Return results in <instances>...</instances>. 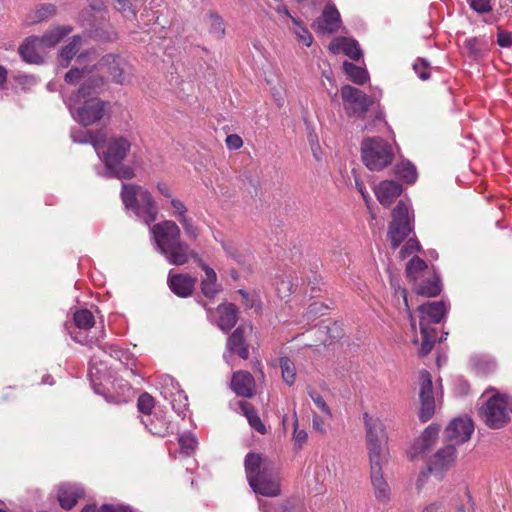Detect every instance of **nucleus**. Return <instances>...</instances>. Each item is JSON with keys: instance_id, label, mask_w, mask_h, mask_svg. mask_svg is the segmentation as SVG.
Listing matches in <instances>:
<instances>
[{"instance_id": "obj_9", "label": "nucleus", "mask_w": 512, "mask_h": 512, "mask_svg": "<svg viewBox=\"0 0 512 512\" xmlns=\"http://www.w3.org/2000/svg\"><path fill=\"white\" fill-rule=\"evenodd\" d=\"M95 151L102 155L105 168H113L122 163L131 148V142L124 136H112L108 139L105 150L101 151L98 141L92 142Z\"/></svg>"}, {"instance_id": "obj_19", "label": "nucleus", "mask_w": 512, "mask_h": 512, "mask_svg": "<svg viewBox=\"0 0 512 512\" xmlns=\"http://www.w3.org/2000/svg\"><path fill=\"white\" fill-rule=\"evenodd\" d=\"M474 425L470 418L459 417L450 422L445 430L446 438L455 444H461L470 439Z\"/></svg>"}, {"instance_id": "obj_42", "label": "nucleus", "mask_w": 512, "mask_h": 512, "mask_svg": "<svg viewBox=\"0 0 512 512\" xmlns=\"http://www.w3.org/2000/svg\"><path fill=\"white\" fill-rule=\"evenodd\" d=\"M307 393L314 404L327 416H331V410L323 397L311 386L307 387Z\"/></svg>"}, {"instance_id": "obj_27", "label": "nucleus", "mask_w": 512, "mask_h": 512, "mask_svg": "<svg viewBox=\"0 0 512 512\" xmlns=\"http://www.w3.org/2000/svg\"><path fill=\"white\" fill-rule=\"evenodd\" d=\"M340 26V14L333 6H327L317 21V29L320 32L333 33Z\"/></svg>"}, {"instance_id": "obj_41", "label": "nucleus", "mask_w": 512, "mask_h": 512, "mask_svg": "<svg viewBox=\"0 0 512 512\" xmlns=\"http://www.w3.org/2000/svg\"><path fill=\"white\" fill-rule=\"evenodd\" d=\"M106 175L109 177H116L119 179H131L134 177V170L129 166H124L121 163L116 164L113 168H106Z\"/></svg>"}, {"instance_id": "obj_35", "label": "nucleus", "mask_w": 512, "mask_h": 512, "mask_svg": "<svg viewBox=\"0 0 512 512\" xmlns=\"http://www.w3.org/2000/svg\"><path fill=\"white\" fill-rule=\"evenodd\" d=\"M82 45V38L78 35L73 36L71 41L65 45L59 53V64L62 67H67L70 61L74 58Z\"/></svg>"}, {"instance_id": "obj_60", "label": "nucleus", "mask_w": 512, "mask_h": 512, "mask_svg": "<svg viewBox=\"0 0 512 512\" xmlns=\"http://www.w3.org/2000/svg\"><path fill=\"white\" fill-rule=\"evenodd\" d=\"M312 422H313V428L316 431L320 432L321 434H324L326 432L324 422L319 416L314 415Z\"/></svg>"}, {"instance_id": "obj_47", "label": "nucleus", "mask_w": 512, "mask_h": 512, "mask_svg": "<svg viewBox=\"0 0 512 512\" xmlns=\"http://www.w3.org/2000/svg\"><path fill=\"white\" fill-rule=\"evenodd\" d=\"M154 407V399L148 393H143L138 398V409L145 414H150Z\"/></svg>"}, {"instance_id": "obj_48", "label": "nucleus", "mask_w": 512, "mask_h": 512, "mask_svg": "<svg viewBox=\"0 0 512 512\" xmlns=\"http://www.w3.org/2000/svg\"><path fill=\"white\" fill-rule=\"evenodd\" d=\"M413 69L416 74H418L421 80H427L429 78V68L428 63L423 59H418L413 64Z\"/></svg>"}, {"instance_id": "obj_24", "label": "nucleus", "mask_w": 512, "mask_h": 512, "mask_svg": "<svg viewBox=\"0 0 512 512\" xmlns=\"http://www.w3.org/2000/svg\"><path fill=\"white\" fill-rule=\"evenodd\" d=\"M231 387L237 395L250 398L255 389L254 378L249 372L238 371L232 377Z\"/></svg>"}, {"instance_id": "obj_16", "label": "nucleus", "mask_w": 512, "mask_h": 512, "mask_svg": "<svg viewBox=\"0 0 512 512\" xmlns=\"http://www.w3.org/2000/svg\"><path fill=\"white\" fill-rule=\"evenodd\" d=\"M420 401L419 418L422 422H427L435 412V402L433 397L432 379L427 371L420 373Z\"/></svg>"}, {"instance_id": "obj_63", "label": "nucleus", "mask_w": 512, "mask_h": 512, "mask_svg": "<svg viewBox=\"0 0 512 512\" xmlns=\"http://www.w3.org/2000/svg\"><path fill=\"white\" fill-rule=\"evenodd\" d=\"M441 504L439 502H433L425 506L422 512H438Z\"/></svg>"}, {"instance_id": "obj_8", "label": "nucleus", "mask_w": 512, "mask_h": 512, "mask_svg": "<svg viewBox=\"0 0 512 512\" xmlns=\"http://www.w3.org/2000/svg\"><path fill=\"white\" fill-rule=\"evenodd\" d=\"M457 456L454 445L449 444L439 449L429 460L427 472H422L417 479V488L421 489L430 476L442 480L446 472L452 467Z\"/></svg>"}, {"instance_id": "obj_31", "label": "nucleus", "mask_w": 512, "mask_h": 512, "mask_svg": "<svg viewBox=\"0 0 512 512\" xmlns=\"http://www.w3.org/2000/svg\"><path fill=\"white\" fill-rule=\"evenodd\" d=\"M72 27L68 25L55 26L46 31L45 34L39 36V39L50 50L55 47L65 36L71 33Z\"/></svg>"}, {"instance_id": "obj_29", "label": "nucleus", "mask_w": 512, "mask_h": 512, "mask_svg": "<svg viewBox=\"0 0 512 512\" xmlns=\"http://www.w3.org/2000/svg\"><path fill=\"white\" fill-rule=\"evenodd\" d=\"M227 349L232 353H237L241 358L247 359L249 350L244 341V327H238L227 340Z\"/></svg>"}, {"instance_id": "obj_49", "label": "nucleus", "mask_w": 512, "mask_h": 512, "mask_svg": "<svg viewBox=\"0 0 512 512\" xmlns=\"http://www.w3.org/2000/svg\"><path fill=\"white\" fill-rule=\"evenodd\" d=\"M116 9L120 11L126 18H135L136 11L132 8V5L127 0H116Z\"/></svg>"}, {"instance_id": "obj_43", "label": "nucleus", "mask_w": 512, "mask_h": 512, "mask_svg": "<svg viewBox=\"0 0 512 512\" xmlns=\"http://www.w3.org/2000/svg\"><path fill=\"white\" fill-rule=\"evenodd\" d=\"M209 25H210V31L213 33L217 38H221L225 34V26L224 22L221 17L217 15H210L209 16Z\"/></svg>"}, {"instance_id": "obj_37", "label": "nucleus", "mask_w": 512, "mask_h": 512, "mask_svg": "<svg viewBox=\"0 0 512 512\" xmlns=\"http://www.w3.org/2000/svg\"><path fill=\"white\" fill-rule=\"evenodd\" d=\"M279 365L284 382L289 386L293 385L296 380V366L294 362L288 357H281Z\"/></svg>"}, {"instance_id": "obj_10", "label": "nucleus", "mask_w": 512, "mask_h": 512, "mask_svg": "<svg viewBox=\"0 0 512 512\" xmlns=\"http://www.w3.org/2000/svg\"><path fill=\"white\" fill-rule=\"evenodd\" d=\"M411 231L409 207L401 200L392 211V222L388 231L392 247L397 248Z\"/></svg>"}, {"instance_id": "obj_64", "label": "nucleus", "mask_w": 512, "mask_h": 512, "mask_svg": "<svg viewBox=\"0 0 512 512\" xmlns=\"http://www.w3.org/2000/svg\"><path fill=\"white\" fill-rule=\"evenodd\" d=\"M355 182H356L357 189L361 193V195L364 198V200L366 201V203H368V194H367L366 190L364 189L363 183L358 181L357 179Z\"/></svg>"}, {"instance_id": "obj_13", "label": "nucleus", "mask_w": 512, "mask_h": 512, "mask_svg": "<svg viewBox=\"0 0 512 512\" xmlns=\"http://www.w3.org/2000/svg\"><path fill=\"white\" fill-rule=\"evenodd\" d=\"M389 459L369 460L370 481L373 494L376 500L381 504H387L391 499V489L384 478L383 468L387 465Z\"/></svg>"}, {"instance_id": "obj_34", "label": "nucleus", "mask_w": 512, "mask_h": 512, "mask_svg": "<svg viewBox=\"0 0 512 512\" xmlns=\"http://www.w3.org/2000/svg\"><path fill=\"white\" fill-rule=\"evenodd\" d=\"M238 406L240 412L247 418L249 425L254 430L260 434H265L267 432L265 425L251 404L245 401H239Z\"/></svg>"}, {"instance_id": "obj_39", "label": "nucleus", "mask_w": 512, "mask_h": 512, "mask_svg": "<svg viewBox=\"0 0 512 512\" xmlns=\"http://www.w3.org/2000/svg\"><path fill=\"white\" fill-rule=\"evenodd\" d=\"M441 292V285L439 279L434 277L417 288V294L426 297H435Z\"/></svg>"}, {"instance_id": "obj_52", "label": "nucleus", "mask_w": 512, "mask_h": 512, "mask_svg": "<svg viewBox=\"0 0 512 512\" xmlns=\"http://www.w3.org/2000/svg\"><path fill=\"white\" fill-rule=\"evenodd\" d=\"M293 425H294L293 438L297 444L302 445L303 443L306 442L308 435L305 430L298 429V418H297L296 413H294Z\"/></svg>"}, {"instance_id": "obj_25", "label": "nucleus", "mask_w": 512, "mask_h": 512, "mask_svg": "<svg viewBox=\"0 0 512 512\" xmlns=\"http://www.w3.org/2000/svg\"><path fill=\"white\" fill-rule=\"evenodd\" d=\"M195 261H198L199 266L205 272V276L201 280L202 293L208 298H213L222 289L221 284L217 281V274L214 269L203 263L200 257Z\"/></svg>"}, {"instance_id": "obj_50", "label": "nucleus", "mask_w": 512, "mask_h": 512, "mask_svg": "<svg viewBox=\"0 0 512 512\" xmlns=\"http://www.w3.org/2000/svg\"><path fill=\"white\" fill-rule=\"evenodd\" d=\"M420 248V245L417 240L415 239H409L406 244L401 248L400 250V257L402 259H405L415 251H418Z\"/></svg>"}, {"instance_id": "obj_3", "label": "nucleus", "mask_w": 512, "mask_h": 512, "mask_svg": "<svg viewBox=\"0 0 512 512\" xmlns=\"http://www.w3.org/2000/svg\"><path fill=\"white\" fill-rule=\"evenodd\" d=\"M150 231L157 250L170 264L181 266L188 263L190 259L199 258V254L181 240V230L176 222L161 221L153 225Z\"/></svg>"}, {"instance_id": "obj_54", "label": "nucleus", "mask_w": 512, "mask_h": 512, "mask_svg": "<svg viewBox=\"0 0 512 512\" xmlns=\"http://www.w3.org/2000/svg\"><path fill=\"white\" fill-rule=\"evenodd\" d=\"M258 507L261 512H279L282 505L259 498Z\"/></svg>"}, {"instance_id": "obj_28", "label": "nucleus", "mask_w": 512, "mask_h": 512, "mask_svg": "<svg viewBox=\"0 0 512 512\" xmlns=\"http://www.w3.org/2000/svg\"><path fill=\"white\" fill-rule=\"evenodd\" d=\"M237 308L233 304H222L217 308L218 320L217 325L222 331L232 329L238 319Z\"/></svg>"}, {"instance_id": "obj_59", "label": "nucleus", "mask_w": 512, "mask_h": 512, "mask_svg": "<svg viewBox=\"0 0 512 512\" xmlns=\"http://www.w3.org/2000/svg\"><path fill=\"white\" fill-rule=\"evenodd\" d=\"M157 190L159 191V193L164 196L165 198L171 200V198H174L172 196V191L170 189V187L164 183V182H160L157 184Z\"/></svg>"}, {"instance_id": "obj_4", "label": "nucleus", "mask_w": 512, "mask_h": 512, "mask_svg": "<svg viewBox=\"0 0 512 512\" xmlns=\"http://www.w3.org/2000/svg\"><path fill=\"white\" fill-rule=\"evenodd\" d=\"M121 198L125 207L131 209L145 224L150 225L156 220L158 207L148 190L138 185L123 184Z\"/></svg>"}, {"instance_id": "obj_45", "label": "nucleus", "mask_w": 512, "mask_h": 512, "mask_svg": "<svg viewBox=\"0 0 512 512\" xmlns=\"http://www.w3.org/2000/svg\"><path fill=\"white\" fill-rule=\"evenodd\" d=\"M170 207L172 209L171 215L179 220L187 216V207L178 198H171Z\"/></svg>"}, {"instance_id": "obj_46", "label": "nucleus", "mask_w": 512, "mask_h": 512, "mask_svg": "<svg viewBox=\"0 0 512 512\" xmlns=\"http://www.w3.org/2000/svg\"><path fill=\"white\" fill-rule=\"evenodd\" d=\"M179 444L180 447L185 453L189 454L190 452L194 451L197 445V440L194 437V435L190 433L183 434L179 438Z\"/></svg>"}, {"instance_id": "obj_7", "label": "nucleus", "mask_w": 512, "mask_h": 512, "mask_svg": "<svg viewBox=\"0 0 512 512\" xmlns=\"http://www.w3.org/2000/svg\"><path fill=\"white\" fill-rule=\"evenodd\" d=\"M83 63L80 65L82 66ZM88 69H93L92 74H95V71H101L106 73L107 76L116 84L119 85H129L132 83L134 77V68L132 64L125 58L120 55L115 54H107L102 57L98 66L93 65L91 67L86 66ZM98 77H100L98 75Z\"/></svg>"}, {"instance_id": "obj_12", "label": "nucleus", "mask_w": 512, "mask_h": 512, "mask_svg": "<svg viewBox=\"0 0 512 512\" xmlns=\"http://www.w3.org/2000/svg\"><path fill=\"white\" fill-rule=\"evenodd\" d=\"M480 414L490 428H501L509 419L507 402L504 397L494 395L482 405Z\"/></svg>"}, {"instance_id": "obj_22", "label": "nucleus", "mask_w": 512, "mask_h": 512, "mask_svg": "<svg viewBox=\"0 0 512 512\" xmlns=\"http://www.w3.org/2000/svg\"><path fill=\"white\" fill-rule=\"evenodd\" d=\"M374 192L378 201L383 206L388 207L398 196H400L402 193V186L396 181L384 180L375 186Z\"/></svg>"}, {"instance_id": "obj_5", "label": "nucleus", "mask_w": 512, "mask_h": 512, "mask_svg": "<svg viewBox=\"0 0 512 512\" xmlns=\"http://www.w3.org/2000/svg\"><path fill=\"white\" fill-rule=\"evenodd\" d=\"M369 460L389 459L385 421L369 413L363 414Z\"/></svg>"}, {"instance_id": "obj_23", "label": "nucleus", "mask_w": 512, "mask_h": 512, "mask_svg": "<svg viewBox=\"0 0 512 512\" xmlns=\"http://www.w3.org/2000/svg\"><path fill=\"white\" fill-rule=\"evenodd\" d=\"M84 496L82 487L74 484L64 483L58 489V501L62 508L70 510L76 504L78 499Z\"/></svg>"}, {"instance_id": "obj_56", "label": "nucleus", "mask_w": 512, "mask_h": 512, "mask_svg": "<svg viewBox=\"0 0 512 512\" xmlns=\"http://www.w3.org/2000/svg\"><path fill=\"white\" fill-rule=\"evenodd\" d=\"M225 143L229 150H237L243 146L242 138L237 134L228 135Z\"/></svg>"}, {"instance_id": "obj_18", "label": "nucleus", "mask_w": 512, "mask_h": 512, "mask_svg": "<svg viewBox=\"0 0 512 512\" xmlns=\"http://www.w3.org/2000/svg\"><path fill=\"white\" fill-rule=\"evenodd\" d=\"M161 393L165 399H170L172 408L179 415L185 414L188 406V398L184 391L179 389L178 384L175 383L174 379L170 377L163 379Z\"/></svg>"}, {"instance_id": "obj_61", "label": "nucleus", "mask_w": 512, "mask_h": 512, "mask_svg": "<svg viewBox=\"0 0 512 512\" xmlns=\"http://www.w3.org/2000/svg\"><path fill=\"white\" fill-rule=\"evenodd\" d=\"M456 512H473V504L471 503L469 496H467L466 503H463L457 507Z\"/></svg>"}, {"instance_id": "obj_21", "label": "nucleus", "mask_w": 512, "mask_h": 512, "mask_svg": "<svg viewBox=\"0 0 512 512\" xmlns=\"http://www.w3.org/2000/svg\"><path fill=\"white\" fill-rule=\"evenodd\" d=\"M196 278L186 273L169 272L167 283L171 291L179 297H188L192 294Z\"/></svg>"}, {"instance_id": "obj_32", "label": "nucleus", "mask_w": 512, "mask_h": 512, "mask_svg": "<svg viewBox=\"0 0 512 512\" xmlns=\"http://www.w3.org/2000/svg\"><path fill=\"white\" fill-rule=\"evenodd\" d=\"M56 6L50 3L40 4L33 9L26 18L29 25L47 21L56 15Z\"/></svg>"}, {"instance_id": "obj_33", "label": "nucleus", "mask_w": 512, "mask_h": 512, "mask_svg": "<svg viewBox=\"0 0 512 512\" xmlns=\"http://www.w3.org/2000/svg\"><path fill=\"white\" fill-rule=\"evenodd\" d=\"M245 472L248 482L262 473L263 466L271 467L260 454L249 453L245 457Z\"/></svg>"}, {"instance_id": "obj_57", "label": "nucleus", "mask_w": 512, "mask_h": 512, "mask_svg": "<svg viewBox=\"0 0 512 512\" xmlns=\"http://www.w3.org/2000/svg\"><path fill=\"white\" fill-rule=\"evenodd\" d=\"M497 42L501 47H510L512 45V34L506 31H499Z\"/></svg>"}, {"instance_id": "obj_1", "label": "nucleus", "mask_w": 512, "mask_h": 512, "mask_svg": "<svg viewBox=\"0 0 512 512\" xmlns=\"http://www.w3.org/2000/svg\"><path fill=\"white\" fill-rule=\"evenodd\" d=\"M85 57L83 53L77 57V66L65 74V82L81 84L77 93L67 100V104L73 118L82 125L89 126L103 118L107 103L95 96L96 90L104 83L103 78L93 75V69L80 67Z\"/></svg>"}, {"instance_id": "obj_26", "label": "nucleus", "mask_w": 512, "mask_h": 512, "mask_svg": "<svg viewBox=\"0 0 512 512\" xmlns=\"http://www.w3.org/2000/svg\"><path fill=\"white\" fill-rule=\"evenodd\" d=\"M333 53L342 52L353 60H358L362 56L358 42L350 38L335 39L329 46Z\"/></svg>"}, {"instance_id": "obj_17", "label": "nucleus", "mask_w": 512, "mask_h": 512, "mask_svg": "<svg viewBox=\"0 0 512 512\" xmlns=\"http://www.w3.org/2000/svg\"><path fill=\"white\" fill-rule=\"evenodd\" d=\"M48 49L39 39V36L27 37L19 46L21 58L30 64H41L44 62Z\"/></svg>"}, {"instance_id": "obj_62", "label": "nucleus", "mask_w": 512, "mask_h": 512, "mask_svg": "<svg viewBox=\"0 0 512 512\" xmlns=\"http://www.w3.org/2000/svg\"><path fill=\"white\" fill-rule=\"evenodd\" d=\"M478 44V40L476 38H470L465 41V46L472 52L477 53L478 50L476 48Z\"/></svg>"}, {"instance_id": "obj_11", "label": "nucleus", "mask_w": 512, "mask_h": 512, "mask_svg": "<svg viewBox=\"0 0 512 512\" xmlns=\"http://www.w3.org/2000/svg\"><path fill=\"white\" fill-rule=\"evenodd\" d=\"M248 483L257 495L270 498L281 495V478L272 467L263 466L262 473L252 478Z\"/></svg>"}, {"instance_id": "obj_44", "label": "nucleus", "mask_w": 512, "mask_h": 512, "mask_svg": "<svg viewBox=\"0 0 512 512\" xmlns=\"http://www.w3.org/2000/svg\"><path fill=\"white\" fill-rule=\"evenodd\" d=\"M179 223L183 227L184 232L188 238L195 240L198 237L199 229L194 224L193 220L190 217L186 216L182 218L181 220H179Z\"/></svg>"}, {"instance_id": "obj_30", "label": "nucleus", "mask_w": 512, "mask_h": 512, "mask_svg": "<svg viewBox=\"0 0 512 512\" xmlns=\"http://www.w3.org/2000/svg\"><path fill=\"white\" fill-rule=\"evenodd\" d=\"M284 26L295 36L298 42L307 47L312 45L313 37L301 19L294 17Z\"/></svg>"}, {"instance_id": "obj_40", "label": "nucleus", "mask_w": 512, "mask_h": 512, "mask_svg": "<svg viewBox=\"0 0 512 512\" xmlns=\"http://www.w3.org/2000/svg\"><path fill=\"white\" fill-rule=\"evenodd\" d=\"M427 267L424 260L415 256L413 257L406 266L407 276L411 280H416L419 277V273Z\"/></svg>"}, {"instance_id": "obj_36", "label": "nucleus", "mask_w": 512, "mask_h": 512, "mask_svg": "<svg viewBox=\"0 0 512 512\" xmlns=\"http://www.w3.org/2000/svg\"><path fill=\"white\" fill-rule=\"evenodd\" d=\"M343 68L349 79L358 85L364 84L368 79L367 71L350 62H344Z\"/></svg>"}, {"instance_id": "obj_15", "label": "nucleus", "mask_w": 512, "mask_h": 512, "mask_svg": "<svg viewBox=\"0 0 512 512\" xmlns=\"http://www.w3.org/2000/svg\"><path fill=\"white\" fill-rule=\"evenodd\" d=\"M341 97L346 110L353 114H364L373 103L371 97L350 85L341 88Z\"/></svg>"}, {"instance_id": "obj_58", "label": "nucleus", "mask_w": 512, "mask_h": 512, "mask_svg": "<svg viewBox=\"0 0 512 512\" xmlns=\"http://www.w3.org/2000/svg\"><path fill=\"white\" fill-rule=\"evenodd\" d=\"M99 512H132L128 507L122 505H103Z\"/></svg>"}, {"instance_id": "obj_2", "label": "nucleus", "mask_w": 512, "mask_h": 512, "mask_svg": "<svg viewBox=\"0 0 512 512\" xmlns=\"http://www.w3.org/2000/svg\"><path fill=\"white\" fill-rule=\"evenodd\" d=\"M396 293L404 300V304L409 316L411 331L414 333L412 341L414 344L420 343L419 354L425 356L431 352L436 343V330L434 325L440 323L445 317L449 306L444 301L426 302L417 309L419 317V329L422 336L420 342L416 335V320L410 311L405 289L398 287Z\"/></svg>"}, {"instance_id": "obj_14", "label": "nucleus", "mask_w": 512, "mask_h": 512, "mask_svg": "<svg viewBox=\"0 0 512 512\" xmlns=\"http://www.w3.org/2000/svg\"><path fill=\"white\" fill-rule=\"evenodd\" d=\"M74 323L79 329L78 332L72 335L73 339L78 343L92 346L96 344L100 337L104 336V331L101 329L98 335L85 334L89 332L95 325V319L91 311L87 309H81L74 313Z\"/></svg>"}, {"instance_id": "obj_55", "label": "nucleus", "mask_w": 512, "mask_h": 512, "mask_svg": "<svg viewBox=\"0 0 512 512\" xmlns=\"http://www.w3.org/2000/svg\"><path fill=\"white\" fill-rule=\"evenodd\" d=\"M274 10L279 15L283 25L287 24L291 19L294 18V16L290 14L288 8L284 4L278 3L274 7Z\"/></svg>"}, {"instance_id": "obj_20", "label": "nucleus", "mask_w": 512, "mask_h": 512, "mask_svg": "<svg viewBox=\"0 0 512 512\" xmlns=\"http://www.w3.org/2000/svg\"><path fill=\"white\" fill-rule=\"evenodd\" d=\"M439 426L429 425L423 433L414 441L408 450L411 459L418 458L430 450L437 442Z\"/></svg>"}, {"instance_id": "obj_38", "label": "nucleus", "mask_w": 512, "mask_h": 512, "mask_svg": "<svg viewBox=\"0 0 512 512\" xmlns=\"http://www.w3.org/2000/svg\"><path fill=\"white\" fill-rule=\"evenodd\" d=\"M396 175L409 184L417 179V171L415 166L409 161H401L396 165Z\"/></svg>"}, {"instance_id": "obj_53", "label": "nucleus", "mask_w": 512, "mask_h": 512, "mask_svg": "<svg viewBox=\"0 0 512 512\" xmlns=\"http://www.w3.org/2000/svg\"><path fill=\"white\" fill-rule=\"evenodd\" d=\"M333 469H331L328 465V463L325 466H321L317 468L316 476L321 481H326L330 478H332L333 475H335V465L332 463Z\"/></svg>"}, {"instance_id": "obj_51", "label": "nucleus", "mask_w": 512, "mask_h": 512, "mask_svg": "<svg viewBox=\"0 0 512 512\" xmlns=\"http://www.w3.org/2000/svg\"><path fill=\"white\" fill-rule=\"evenodd\" d=\"M470 6L480 14L489 13L492 10L490 0H471Z\"/></svg>"}, {"instance_id": "obj_6", "label": "nucleus", "mask_w": 512, "mask_h": 512, "mask_svg": "<svg viewBox=\"0 0 512 512\" xmlns=\"http://www.w3.org/2000/svg\"><path fill=\"white\" fill-rule=\"evenodd\" d=\"M361 156L369 170L380 171L392 163L394 152L387 141L380 137H372L362 141Z\"/></svg>"}]
</instances>
